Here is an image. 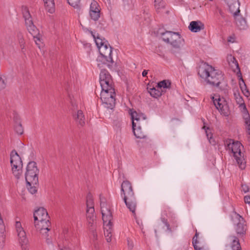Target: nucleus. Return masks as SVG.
I'll list each match as a JSON object with an SVG mask.
<instances>
[{"mask_svg":"<svg viewBox=\"0 0 250 250\" xmlns=\"http://www.w3.org/2000/svg\"><path fill=\"white\" fill-rule=\"evenodd\" d=\"M37 184H30V185L26 184V186L28 190L31 194H34L37 191V188L35 185Z\"/></svg>","mask_w":250,"mask_h":250,"instance_id":"37998d69","label":"nucleus"},{"mask_svg":"<svg viewBox=\"0 0 250 250\" xmlns=\"http://www.w3.org/2000/svg\"><path fill=\"white\" fill-rule=\"evenodd\" d=\"M204 24L201 21H192L190 22L188 28L193 32H198L204 29Z\"/></svg>","mask_w":250,"mask_h":250,"instance_id":"f3484780","label":"nucleus"},{"mask_svg":"<svg viewBox=\"0 0 250 250\" xmlns=\"http://www.w3.org/2000/svg\"><path fill=\"white\" fill-rule=\"evenodd\" d=\"M234 96L236 97L237 102L240 104V106L242 107H243V105L245 104L243 102L242 98L240 96L239 94H237L236 93H234Z\"/></svg>","mask_w":250,"mask_h":250,"instance_id":"49530a36","label":"nucleus"},{"mask_svg":"<svg viewBox=\"0 0 250 250\" xmlns=\"http://www.w3.org/2000/svg\"><path fill=\"white\" fill-rule=\"evenodd\" d=\"M170 36V41L168 43L171 42L172 41H174L175 39H176L175 35H177L178 36H181L180 34L178 32H175V33H169Z\"/></svg>","mask_w":250,"mask_h":250,"instance_id":"09e8293b","label":"nucleus"},{"mask_svg":"<svg viewBox=\"0 0 250 250\" xmlns=\"http://www.w3.org/2000/svg\"><path fill=\"white\" fill-rule=\"evenodd\" d=\"M6 83L4 82V80L2 78H0V89H4Z\"/></svg>","mask_w":250,"mask_h":250,"instance_id":"864d4df0","label":"nucleus"},{"mask_svg":"<svg viewBox=\"0 0 250 250\" xmlns=\"http://www.w3.org/2000/svg\"><path fill=\"white\" fill-rule=\"evenodd\" d=\"M132 129L134 135L137 138L143 139L146 137V135L142 130L146 128L147 121L146 117L142 113H138L136 111L131 113Z\"/></svg>","mask_w":250,"mask_h":250,"instance_id":"f03ea898","label":"nucleus"},{"mask_svg":"<svg viewBox=\"0 0 250 250\" xmlns=\"http://www.w3.org/2000/svg\"><path fill=\"white\" fill-rule=\"evenodd\" d=\"M101 211L104 226L110 229L112 226V223L111 222L112 218L111 212L107 209H106L105 211L102 209Z\"/></svg>","mask_w":250,"mask_h":250,"instance_id":"2eb2a0df","label":"nucleus"},{"mask_svg":"<svg viewBox=\"0 0 250 250\" xmlns=\"http://www.w3.org/2000/svg\"><path fill=\"white\" fill-rule=\"evenodd\" d=\"M231 238L232 241L231 245L232 250H241V247L238 238L235 236H231Z\"/></svg>","mask_w":250,"mask_h":250,"instance_id":"c85d7f7f","label":"nucleus"},{"mask_svg":"<svg viewBox=\"0 0 250 250\" xmlns=\"http://www.w3.org/2000/svg\"><path fill=\"white\" fill-rule=\"evenodd\" d=\"M176 36V39L174 41H172L169 43L171 45V52L173 54H176L180 53L181 47L184 45V40L181 36Z\"/></svg>","mask_w":250,"mask_h":250,"instance_id":"9d476101","label":"nucleus"},{"mask_svg":"<svg viewBox=\"0 0 250 250\" xmlns=\"http://www.w3.org/2000/svg\"><path fill=\"white\" fill-rule=\"evenodd\" d=\"M171 83L169 80H163L157 83V87L158 88H169L170 87Z\"/></svg>","mask_w":250,"mask_h":250,"instance_id":"f704fd0d","label":"nucleus"},{"mask_svg":"<svg viewBox=\"0 0 250 250\" xmlns=\"http://www.w3.org/2000/svg\"><path fill=\"white\" fill-rule=\"evenodd\" d=\"M25 25L28 32L33 36L34 38H35L39 33L37 28L33 24V21H28L25 22Z\"/></svg>","mask_w":250,"mask_h":250,"instance_id":"a211bd4d","label":"nucleus"},{"mask_svg":"<svg viewBox=\"0 0 250 250\" xmlns=\"http://www.w3.org/2000/svg\"><path fill=\"white\" fill-rule=\"evenodd\" d=\"M112 230V227L109 229L108 227H104V234L107 242H110L111 241Z\"/></svg>","mask_w":250,"mask_h":250,"instance_id":"c9c22d12","label":"nucleus"},{"mask_svg":"<svg viewBox=\"0 0 250 250\" xmlns=\"http://www.w3.org/2000/svg\"><path fill=\"white\" fill-rule=\"evenodd\" d=\"M61 250H71L69 247H64L63 248L61 249Z\"/></svg>","mask_w":250,"mask_h":250,"instance_id":"13d9d810","label":"nucleus"},{"mask_svg":"<svg viewBox=\"0 0 250 250\" xmlns=\"http://www.w3.org/2000/svg\"><path fill=\"white\" fill-rule=\"evenodd\" d=\"M90 16L94 21H98L100 16V11H93L89 12Z\"/></svg>","mask_w":250,"mask_h":250,"instance_id":"a19ab883","label":"nucleus"},{"mask_svg":"<svg viewBox=\"0 0 250 250\" xmlns=\"http://www.w3.org/2000/svg\"><path fill=\"white\" fill-rule=\"evenodd\" d=\"M121 191L124 197H128L135 195L131 184L128 181H124L122 183Z\"/></svg>","mask_w":250,"mask_h":250,"instance_id":"9b49d317","label":"nucleus"},{"mask_svg":"<svg viewBox=\"0 0 250 250\" xmlns=\"http://www.w3.org/2000/svg\"><path fill=\"white\" fill-rule=\"evenodd\" d=\"M154 3L155 7L157 10L164 7V2L163 0H155Z\"/></svg>","mask_w":250,"mask_h":250,"instance_id":"c03bdc74","label":"nucleus"},{"mask_svg":"<svg viewBox=\"0 0 250 250\" xmlns=\"http://www.w3.org/2000/svg\"><path fill=\"white\" fill-rule=\"evenodd\" d=\"M147 89L148 92L150 93V95L155 98H157L160 97L162 95L163 92H164L163 90L160 91V90L159 89V88H158L157 89H156L155 87H147Z\"/></svg>","mask_w":250,"mask_h":250,"instance_id":"a878e982","label":"nucleus"},{"mask_svg":"<svg viewBox=\"0 0 250 250\" xmlns=\"http://www.w3.org/2000/svg\"><path fill=\"white\" fill-rule=\"evenodd\" d=\"M162 221L167 226V230H169V231H171V228H170L169 224L167 222V219H165V218H162Z\"/></svg>","mask_w":250,"mask_h":250,"instance_id":"3c124183","label":"nucleus"},{"mask_svg":"<svg viewBox=\"0 0 250 250\" xmlns=\"http://www.w3.org/2000/svg\"><path fill=\"white\" fill-rule=\"evenodd\" d=\"M231 220L233 224L236 225L235 230L237 234H245L246 231V225L244 218L236 212H234L231 215Z\"/></svg>","mask_w":250,"mask_h":250,"instance_id":"6e6552de","label":"nucleus"},{"mask_svg":"<svg viewBox=\"0 0 250 250\" xmlns=\"http://www.w3.org/2000/svg\"><path fill=\"white\" fill-rule=\"evenodd\" d=\"M94 212L95 210L94 208H87L86 217L87 219L88 220V224L91 226H92L95 218Z\"/></svg>","mask_w":250,"mask_h":250,"instance_id":"5701e85b","label":"nucleus"},{"mask_svg":"<svg viewBox=\"0 0 250 250\" xmlns=\"http://www.w3.org/2000/svg\"><path fill=\"white\" fill-rule=\"evenodd\" d=\"M242 191L244 193H247L249 191V187L245 184H241Z\"/></svg>","mask_w":250,"mask_h":250,"instance_id":"8fccbe9b","label":"nucleus"},{"mask_svg":"<svg viewBox=\"0 0 250 250\" xmlns=\"http://www.w3.org/2000/svg\"><path fill=\"white\" fill-rule=\"evenodd\" d=\"M17 38L21 49L23 50L24 48L25 42L22 33L19 32L17 33Z\"/></svg>","mask_w":250,"mask_h":250,"instance_id":"4c0bfd02","label":"nucleus"},{"mask_svg":"<svg viewBox=\"0 0 250 250\" xmlns=\"http://www.w3.org/2000/svg\"><path fill=\"white\" fill-rule=\"evenodd\" d=\"M35 226L37 230L42 229H50L51 223L49 222V219L43 220V221L36 222H35Z\"/></svg>","mask_w":250,"mask_h":250,"instance_id":"412c9836","label":"nucleus"},{"mask_svg":"<svg viewBox=\"0 0 250 250\" xmlns=\"http://www.w3.org/2000/svg\"><path fill=\"white\" fill-rule=\"evenodd\" d=\"M73 116L77 124L81 126H83L85 125V118L82 110H78L77 113Z\"/></svg>","mask_w":250,"mask_h":250,"instance_id":"aec40b11","label":"nucleus"},{"mask_svg":"<svg viewBox=\"0 0 250 250\" xmlns=\"http://www.w3.org/2000/svg\"><path fill=\"white\" fill-rule=\"evenodd\" d=\"M98 48L101 56L98 58L97 61L102 62L103 63L106 64L108 66H110V63L113 62L111 57V47L107 42Z\"/></svg>","mask_w":250,"mask_h":250,"instance_id":"0eeeda50","label":"nucleus"},{"mask_svg":"<svg viewBox=\"0 0 250 250\" xmlns=\"http://www.w3.org/2000/svg\"><path fill=\"white\" fill-rule=\"evenodd\" d=\"M50 230V229H42L40 230H37L39 231L46 238V241L47 243L49 244L51 243L50 239L48 238L49 234L48 231Z\"/></svg>","mask_w":250,"mask_h":250,"instance_id":"58836bf2","label":"nucleus"},{"mask_svg":"<svg viewBox=\"0 0 250 250\" xmlns=\"http://www.w3.org/2000/svg\"><path fill=\"white\" fill-rule=\"evenodd\" d=\"M238 76L240 77V80H241V82H239V85L244 95L248 97L250 95V93L249 91V89L247 88V87L244 82V80L242 78V75H238Z\"/></svg>","mask_w":250,"mask_h":250,"instance_id":"b1692460","label":"nucleus"},{"mask_svg":"<svg viewBox=\"0 0 250 250\" xmlns=\"http://www.w3.org/2000/svg\"><path fill=\"white\" fill-rule=\"evenodd\" d=\"M154 154H155V155H156V154H157V152H156V151H154Z\"/></svg>","mask_w":250,"mask_h":250,"instance_id":"052dcab7","label":"nucleus"},{"mask_svg":"<svg viewBox=\"0 0 250 250\" xmlns=\"http://www.w3.org/2000/svg\"><path fill=\"white\" fill-rule=\"evenodd\" d=\"M199 243V241L197 240V238H192V244L195 250H202L203 248L198 247L197 246V244Z\"/></svg>","mask_w":250,"mask_h":250,"instance_id":"de8ad7c7","label":"nucleus"},{"mask_svg":"<svg viewBox=\"0 0 250 250\" xmlns=\"http://www.w3.org/2000/svg\"><path fill=\"white\" fill-rule=\"evenodd\" d=\"M227 59L229 66L232 67H235L238 70L237 75H241V73L238 63L236 60L235 58L231 55H229L227 56Z\"/></svg>","mask_w":250,"mask_h":250,"instance_id":"4be33fe9","label":"nucleus"},{"mask_svg":"<svg viewBox=\"0 0 250 250\" xmlns=\"http://www.w3.org/2000/svg\"><path fill=\"white\" fill-rule=\"evenodd\" d=\"M100 85L102 88V89H114V86L113 84V81L112 79H110V81H105L100 82Z\"/></svg>","mask_w":250,"mask_h":250,"instance_id":"7c9ffc66","label":"nucleus"},{"mask_svg":"<svg viewBox=\"0 0 250 250\" xmlns=\"http://www.w3.org/2000/svg\"><path fill=\"white\" fill-rule=\"evenodd\" d=\"M16 229L18 233V238L24 237L26 236V233L24 230L21 227V225L20 222L17 221L16 222Z\"/></svg>","mask_w":250,"mask_h":250,"instance_id":"c756f323","label":"nucleus"},{"mask_svg":"<svg viewBox=\"0 0 250 250\" xmlns=\"http://www.w3.org/2000/svg\"><path fill=\"white\" fill-rule=\"evenodd\" d=\"M206 135H207V136L209 140V143L211 144L214 145L215 144V142L214 140L212 139V137H211L212 134H210V136H209V134L208 133L207 131H206Z\"/></svg>","mask_w":250,"mask_h":250,"instance_id":"603ef678","label":"nucleus"},{"mask_svg":"<svg viewBox=\"0 0 250 250\" xmlns=\"http://www.w3.org/2000/svg\"><path fill=\"white\" fill-rule=\"evenodd\" d=\"M123 200L127 208L135 217L136 216V209L137 206V202L135 195L128 197H123Z\"/></svg>","mask_w":250,"mask_h":250,"instance_id":"1a4fd4ad","label":"nucleus"},{"mask_svg":"<svg viewBox=\"0 0 250 250\" xmlns=\"http://www.w3.org/2000/svg\"><path fill=\"white\" fill-rule=\"evenodd\" d=\"M243 117L245 120V125L247 126V133L250 135V116L247 109L245 104L243 105Z\"/></svg>","mask_w":250,"mask_h":250,"instance_id":"6ab92c4d","label":"nucleus"},{"mask_svg":"<svg viewBox=\"0 0 250 250\" xmlns=\"http://www.w3.org/2000/svg\"><path fill=\"white\" fill-rule=\"evenodd\" d=\"M198 75L204 79L207 83L212 86L217 87L223 90L227 86L224 81V78L222 72L215 69L212 66L204 63L201 65L198 69Z\"/></svg>","mask_w":250,"mask_h":250,"instance_id":"f257e3e1","label":"nucleus"},{"mask_svg":"<svg viewBox=\"0 0 250 250\" xmlns=\"http://www.w3.org/2000/svg\"><path fill=\"white\" fill-rule=\"evenodd\" d=\"M198 235H199L198 232L197 231V230H196V233H195V235L194 236V237L193 238H197L198 236Z\"/></svg>","mask_w":250,"mask_h":250,"instance_id":"bf43d9fd","label":"nucleus"},{"mask_svg":"<svg viewBox=\"0 0 250 250\" xmlns=\"http://www.w3.org/2000/svg\"><path fill=\"white\" fill-rule=\"evenodd\" d=\"M175 32L166 31L164 32L160 33L161 35L163 37V40L166 42H169L170 41V35L169 33H175Z\"/></svg>","mask_w":250,"mask_h":250,"instance_id":"e433bc0d","label":"nucleus"},{"mask_svg":"<svg viewBox=\"0 0 250 250\" xmlns=\"http://www.w3.org/2000/svg\"><path fill=\"white\" fill-rule=\"evenodd\" d=\"M101 100L105 107L112 109L115 105V89H102Z\"/></svg>","mask_w":250,"mask_h":250,"instance_id":"423d86ee","label":"nucleus"},{"mask_svg":"<svg viewBox=\"0 0 250 250\" xmlns=\"http://www.w3.org/2000/svg\"><path fill=\"white\" fill-rule=\"evenodd\" d=\"M39 169L37 167V164L34 161L29 162L26 167L25 173V178L27 184H38V175Z\"/></svg>","mask_w":250,"mask_h":250,"instance_id":"39448f33","label":"nucleus"},{"mask_svg":"<svg viewBox=\"0 0 250 250\" xmlns=\"http://www.w3.org/2000/svg\"><path fill=\"white\" fill-rule=\"evenodd\" d=\"M203 128L205 129V128H206V126H204L203 127Z\"/></svg>","mask_w":250,"mask_h":250,"instance_id":"e2e57ef3","label":"nucleus"},{"mask_svg":"<svg viewBox=\"0 0 250 250\" xmlns=\"http://www.w3.org/2000/svg\"><path fill=\"white\" fill-rule=\"evenodd\" d=\"M110 79H112L109 73L105 69H102L100 74V82L107 80L110 81Z\"/></svg>","mask_w":250,"mask_h":250,"instance_id":"cd10ccee","label":"nucleus"},{"mask_svg":"<svg viewBox=\"0 0 250 250\" xmlns=\"http://www.w3.org/2000/svg\"><path fill=\"white\" fill-rule=\"evenodd\" d=\"M19 241L21 245L22 250H29L28 240L26 236L24 237L19 238Z\"/></svg>","mask_w":250,"mask_h":250,"instance_id":"2f4dec72","label":"nucleus"},{"mask_svg":"<svg viewBox=\"0 0 250 250\" xmlns=\"http://www.w3.org/2000/svg\"><path fill=\"white\" fill-rule=\"evenodd\" d=\"M244 201L247 204H250V196H245L244 197Z\"/></svg>","mask_w":250,"mask_h":250,"instance_id":"5fc2aeb1","label":"nucleus"},{"mask_svg":"<svg viewBox=\"0 0 250 250\" xmlns=\"http://www.w3.org/2000/svg\"><path fill=\"white\" fill-rule=\"evenodd\" d=\"M213 103L216 108L222 114L225 115L228 114V106L224 99L219 98L218 99L213 100Z\"/></svg>","mask_w":250,"mask_h":250,"instance_id":"4468645a","label":"nucleus"},{"mask_svg":"<svg viewBox=\"0 0 250 250\" xmlns=\"http://www.w3.org/2000/svg\"><path fill=\"white\" fill-rule=\"evenodd\" d=\"M93 37L95 39L96 44L98 48L107 42V41H104V39L102 40L100 37H99L98 36L96 37L95 35H93Z\"/></svg>","mask_w":250,"mask_h":250,"instance_id":"79ce46f5","label":"nucleus"},{"mask_svg":"<svg viewBox=\"0 0 250 250\" xmlns=\"http://www.w3.org/2000/svg\"><path fill=\"white\" fill-rule=\"evenodd\" d=\"M34 218L35 222H36L49 219V216H48L46 210L44 208H40L34 212Z\"/></svg>","mask_w":250,"mask_h":250,"instance_id":"f8f14e48","label":"nucleus"},{"mask_svg":"<svg viewBox=\"0 0 250 250\" xmlns=\"http://www.w3.org/2000/svg\"><path fill=\"white\" fill-rule=\"evenodd\" d=\"M100 200H101V202H102V198H101V197L100 196Z\"/></svg>","mask_w":250,"mask_h":250,"instance_id":"680f3d73","label":"nucleus"},{"mask_svg":"<svg viewBox=\"0 0 250 250\" xmlns=\"http://www.w3.org/2000/svg\"><path fill=\"white\" fill-rule=\"evenodd\" d=\"M46 9L50 13L55 11V2L54 0H43Z\"/></svg>","mask_w":250,"mask_h":250,"instance_id":"393cba45","label":"nucleus"},{"mask_svg":"<svg viewBox=\"0 0 250 250\" xmlns=\"http://www.w3.org/2000/svg\"><path fill=\"white\" fill-rule=\"evenodd\" d=\"M34 39H36V40H35V42L36 43L37 45H38L39 46V47H40V42H41L40 41V39L39 38H38L37 37V36H36L35 38H34Z\"/></svg>","mask_w":250,"mask_h":250,"instance_id":"6e6d98bb","label":"nucleus"},{"mask_svg":"<svg viewBox=\"0 0 250 250\" xmlns=\"http://www.w3.org/2000/svg\"><path fill=\"white\" fill-rule=\"evenodd\" d=\"M15 130L19 135L22 134L23 132V128L21 125V122L20 121V119L18 117L15 118Z\"/></svg>","mask_w":250,"mask_h":250,"instance_id":"bb28decb","label":"nucleus"},{"mask_svg":"<svg viewBox=\"0 0 250 250\" xmlns=\"http://www.w3.org/2000/svg\"><path fill=\"white\" fill-rule=\"evenodd\" d=\"M227 3L229 11L233 14V17L240 14V2L238 0H224Z\"/></svg>","mask_w":250,"mask_h":250,"instance_id":"ddd939ff","label":"nucleus"},{"mask_svg":"<svg viewBox=\"0 0 250 250\" xmlns=\"http://www.w3.org/2000/svg\"><path fill=\"white\" fill-rule=\"evenodd\" d=\"M224 144L227 150H231L233 153L237 164L241 169H245L246 162L242 157L240 149L241 144L238 141H234L233 139H228L224 141Z\"/></svg>","mask_w":250,"mask_h":250,"instance_id":"7ed1b4c3","label":"nucleus"},{"mask_svg":"<svg viewBox=\"0 0 250 250\" xmlns=\"http://www.w3.org/2000/svg\"><path fill=\"white\" fill-rule=\"evenodd\" d=\"M69 4L77 10L80 11L81 8V0H67Z\"/></svg>","mask_w":250,"mask_h":250,"instance_id":"72a5a7b5","label":"nucleus"},{"mask_svg":"<svg viewBox=\"0 0 250 250\" xmlns=\"http://www.w3.org/2000/svg\"><path fill=\"white\" fill-rule=\"evenodd\" d=\"M21 10L25 22H26L27 20L30 21L32 20L29 9L26 6H22Z\"/></svg>","mask_w":250,"mask_h":250,"instance_id":"473e14b6","label":"nucleus"},{"mask_svg":"<svg viewBox=\"0 0 250 250\" xmlns=\"http://www.w3.org/2000/svg\"><path fill=\"white\" fill-rule=\"evenodd\" d=\"M10 164L13 174L16 178L20 179L22 173L23 165L21 157L15 149L10 153Z\"/></svg>","mask_w":250,"mask_h":250,"instance_id":"20e7f679","label":"nucleus"},{"mask_svg":"<svg viewBox=\"0 0 250 250\" xmlns=\"http://www.w3.org/2000/svg\"><path fill=\"white\" fill-rule=\"evenodd\" d=\"M147 74V70H144L142 72L143 77H146Z\"/></svg>","mask_w":250,"mask_h":250,"instance_id":"4d7b16f0","label":"nucleus"},{"mask_svg":"<svg viewBox=\"0 0 250 250\" xmlns=\"http://www.w3.org/2000/svg\"><path fill=\"white\" fill-rule=\"evenodd\" d=\"M100 11V9H99V4L95 0H93L91 2L90 7V11Z\"/></svg>","mask_w":250,"mask_h":250,"instance_id":"a18cd8bd","label":"nucleus"},{"mask_svg":"<svg viewBox=\"0 0 250 250\" xmlns=\"http://www.w3.org/2000/svg\"><path fill=\"white\" fill-rule=\"evenodd\" d=\"M233 17L235 24L240 30H245L248 28V25L245 18L242 17L240 14H238Z\"/></svg>","mask_w":250,"mask_h":250,"instance_id":"dca6fc26","label":"nucleus"},{"mask_svg":"<svg viewBox=\"0 0 250 250\" xmlns=\"http://www.w3.org/2000/svg\"><path fill=\"white\" fill-rule=\"evenodd\" d=\"M86 207L87 208H94L92 195L90 193H88L86 196Z\"/></svg>","mask_w":250,"mask_h":250,"instance_id":"ea45409f","label":"nucleus"}]
</instances>
